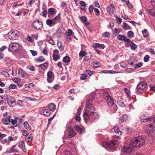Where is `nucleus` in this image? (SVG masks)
Here are the masks:
<instances>
[{
	"label": "nucleus",
	"instance_id": "4d7b16f0",
	"mask_svg": "<svg viewBox=\"0 0 155 155\" xmlns=\"http://www.w3.org/2000/svg\"><path fill=\"white\" fill-rule=\"evenodd\" d=\"M94 12L96 14V15L97 16H99L100 14V12L99 10L97 8H94Z\"/></svg>",
	"mask_w": 155,
	"mask_h": 155
},
{
	"label": "nucleus",
	"instance_id": "49530a36",
	"mask_svg": "<svg viewBox=\"0 0 155 155\" xmlns=\"http://www.w3.org/2000/svg\"><path fill=\"white\" fill-rule=\"evenodd\" d=\"M110 34L107 32H106L102 34V36L104 38H107L110 36Z\"/></svg>",
	"mask_w": 155,
	"mask_h": 155
},
{
	"label": "nucleus",
	"instance_id": "680f3d73",
	"mask_svg": "<svg viewBox=\"0 0 155 155\" xmlns=\"http://www.w3.org/2000/svg\"><path fill=\"white\" fill-rule=\"evenodd\" d=\"M21 79L20 78H15L14 79L13 81L15 83H17L20 81Z\"/></svg>",
	"mask_w": 155,
	"mask_h": 155
},
{
	"label": "nucleus",
	"instance_id": "338daca9",
	"mask_svg": "<svg viewBox=\"0 0 155 155\" xmlns=\"http://www.w3.org/2000/svg\"><path fill=\"white\" fill-rule=\"evenodd\" d=\"M85 55V52L84 51H81L79 53L80 56L83 57Z\"/></svg>",
	"mask_w": 155,
	"mask_h": 155
},
{
	"label": "nucleus",
	"instance_id": "2eb2a0df",
	"mask_svg": "<svg viewBox=\"0 0 155 155\" xmlns=\"http://www.w3.org/2000/svg\"><path fill=\"white\" fill-rule=\"evenodd\" d=\"M46 23L48 25L51 27L55 25L56 22L53 19H48L46 21Z\"/></svg>",
	"mask_w": 155,
	"mask_h": 155
},
{
	"label": "nucleus",
	"instance_id": "dca6fc26",
	"mask_svg": "<svg viewBox=\"0 0 155 155\" xmlns=\"http://www.w3.org/2000/svg\"><path fill=\"white\" fill-rule=\"evenodd\" d=\"M68 129L69 136L72 137L76 135L75 132H74L73 128L71 127H68Z\"/></svg>",
	"mask_w": 155,
	"mask_h": 155
},
{
	"label": "nucleus",
	"instance_id": "7ed1b4c3",
	"mask_svg": "<svg viewBox=\"0 0 155 155\" xmlns=\"http://www.w3.org/2000/svg\"><path fill=\"white\" fill-rule=\"evenodd\" d=\"M95 108L94 105L91 104L87 103L86 102V107L84 110V112L83 114L84 118L85 117H87L88 115H89L91 113L94 112L95 111Z\"/></svg>",
	"mask_w": 155,
	"mask_h": 155
},
{
	"label": "nucleus",
	"instance_id": "4c0bfd02",
	"mask_svg": "<svg viewBox=\"0 0 155 155\" xmlns=\"http://www.w3.org/2000/svg\"><path fill=\"white\" fill-rule=\"evenodd\" d=\"M134 33L132 31H129L128 32L127 35L129 38H132L134 37Z\"/></svg>",
	"mask_w": 155,
	"mask_h": 155
},
{
	"label": "nucleus",
	"instance_id": "13d9d810",
	"mask_svg": "<svg viewBox=\"0 0 155 155\" xmlns=\"http://www.w3.org/2000/svg\"><path fill=\"white\" fill-rule=\"evenodd\" d=\"M91 56L92 55H90V56H85L84 58V61H87L91 58Z\"/></svg>",
	"mask_w": 155,
	"mask_h": 155
},
{
	"label": "nucleus",
	"instance_id": "5fc2aeb1",
	"mask_svg": "<svg viewBox=\"0 0 155 155\" xmlns=\"http://www.w3.org/2000/svg\"><path fill=\"white\" fill-rule=\"evenodd\" d=\"M150 58V57L148 55H146L144 58L143 60L145 62H147Z\"/></svg>",
	"mask_w": 155,
	"mask_h": 155
},
{
	"label": "nucleus",
	"instance_id": "a878e982",
	"mask_svg": "<svg viewBox=\"0 0 155 155\" xmlns=\"http://www.w3.org/2000/svg\"><path fill=\"white\" fill-rule=\"evenodd\" d=\"M17 120L16 119H13L10 118V124L11 123L15 127H16L17 126Z\"/></svg>",
	"mask_w": 155,
	"mask_h": 155
},
{
	"label": "nucleus",
	"instance_id": "393cba45",
	"mask_svg": "<svg viewBox=\"0 0 155 155\" xmlns=\"http://www.w3.org/2000/svg\"><path fill=\"white\" fill-rule=\"evenodd\" d=\"M128 118V116L127 114H124L119 119V120L121 122L126 121Z\"/></svg>",
	"mask_w": 155,
	"mask_h": 155
},
{
	"label": "nucleus",
	"instance_id": "774afa93",
	"mask_svg": "<svg viewBox=\"0 0 155 155\" xmlns=\"http://www.w3.org/2000/svg\"><path fill=\"white\" fill-rule=\"evenodd\" d=\"M7 48V47L5 46H3L2 47L0 48V51L2 52L4 50L6 49Z\"/></svg>",
	"mask_w": 155,
	"mask_h": 155
},
{
	"label": "nucleus",
	"instance_id": "c756f323",
	"mask_svg": "<svg viewBox=\"0 0 155 155\" xmlns=\"http://www.w3.org/2000/svg\"><path fill=\"white\" fill-rule=\"evenodd\" d=\"M121 29L120 28H115L114 29L113 34L117 35L121 32Z\"/></svg>",
	"mask_w": 155,
	"mask_h": 155
},
{
	"label": "nucleus",
	"instance_id": "79ce46f5",
	"mask_svg": "<svg viewBox=\"0 0 155 155\" xmlns=\"http://www.w3.org/2000/svg\"><path fill=\"white\" fill-rule=\"evenodd\" d=\"M17 86L14 84H12L10 85L8 87V89L10 90L11 89H14L17 87Z\"/></svg>",
	"mask_w": 155,
	"mask_h": 155
},
{
	"label": "nucleus",
	"instance_id": "603ef678",
	"mask_svg": "<svg viewBox=\"0 0 155 155\" xmlns=\"http://www.w3.org/2000/svg\"><path fill=\"white\" fill-rule=\"evenodd\" d=\"M30 51L31 52L32 56H35L37 55L38 54L37 52L36 51L32 50H31Z\"/></svg>",
	"mask_w": 155,
	"mask_h": 155
},
{
	"label": "nucleus",
	"instance_id": "ddd939ff",
	"mask_svg": "<svg viewBox=\"0 0 155 155\" xmlns=\"http://www.w3.org/2000/svg\"><path fill=\"white\" fill-rule=\"evenodd\" d=\"M18 74L20 77L22 78H26L28 77V74L22 69H20L18 70Z\"/></svg>",
	"mask_w": 155,
	"mask_h": 155
},
{
	"label": "nucleus",
	"instance_id": "e433bc0d",
	"mask_svg": "<svg viewBox=\"0 0 155 155\" xmlns=\"http://www.w3.org/2000/svg\"><path fill=\"white\" fill-rule=\"evenodd\" d=\"M57 45L60 50L62 51L64 49V48L62 46V43L61 42V41L58 42L57 43Z\"/></svg>",
	"mask_w": 155,
	"mask_h": 155
},
{
	"label": "nucleus",
	"instance_id": "58836bf2",
	"mask_svg": "<svg viewBox=\"0 0 155 155\" xmlns=\"http://www.w3.org/2000/svg\"><path fill=\"white\" fill-rule=\"evenodd\" d=\"M143 64L141 62H140L137 64H134V68L135 69L141 67L143 65Z\"/></svg>",
	"mask_w": 155,
	"mask_h": 155
},
{
	"label": "nucleus",
	"instance_id": "bb28decb",
	"mask_svg": "<svg viewBox=\"0 0 155 155\" xmlns=\"http://www.w3.org/2000/svg\"><path fill=\"white\" fill-rule=\"evenodd\" d=\"M93 66L94 68L99 67L101 66V63L98 61H96L93 62Z\"/></svg>",
	"mask_w": 155,
	"mask_h": 155
},
{
	"label": "nucleus",
	"instance_id": "20e7f679",
	"mask_svg": "<svg viewBox=\"0 0 155 155\" xmlns=\"http://www.w3.org/2000/svg\"><path fill=\"white\" fill-rule=\"evenodd\" d=\"M99 116L97 113L94 111V112H92L88 115L87 118L85 117L84 118V120L86 123L88 121H90L91 122H93L96 119H98L99 118Z\"/></svg>",
	"mask_w": 155,
	"mask_h": 155
},
{
	"label": "nucleus",
	"instance_id": "09e8293b",
	"mask_svg": "<svg viewBox=\"0 0 155 155\" xmlns=\"http://www.w3.org/2000/svg\"><path fill=\"white\" fill-rule=\"evenodd\" d=\"M72 31L71 29H68L66 31V34L67 36H70L72 35Z\"/></svg>",
	"mask_w": 155,
	"mask_h": 155
},
{
	"label": "nucleus",
	"instance_id": "4be33fe9",
	"mask_svg": "<svg viewBox=\"0 0 155 155\" xmlns=\"http://www.w3.org/2000/svg\"><path fill=\"white\" fill-rule=\"evenodd\" d=\"M79 4L80 5L81 9L83 10H86V9L85 8L86 7V3L84 1H81L80 2Z\"/></svg>",
	"mask_w": 155,
	"mask_h": 155
},
{
	"label": "nucleus",
	"instance_id": "864d4df0",
	"mask_svg": "<svg viewBox=\"0 0 155 155\" xmlns=\"http://www.w3.org/2000/svg\"><path fill=\"white\" fill-rule=\"evenodd\" d=\"M127 62L129 64L131 65H134V63L133 60H132L131 59L128 60L127 61Z\"/></svg>",
	"mask_w": 155,
	"mask_h": 155
},
{
	"label": "nucleus",
	"instance_id": "f704fd0d",
	"mask_svg": "<svg viewBox=\"0 0 155 155\" xmlns=\"http://www.w3.org/2000/svg\"><path fill=\"white\" fill-rule=\"evenodd\" d=\"M74 128L79 134H81V133L82 129L78 126L75 125L74 127Z\"/></svg>",
	"mask_w": 155,
	"mask_h": 155
},
{
	"label": "nucleus",
	"instance_id": "a211bd4d",
	"mask_svg": "<svg viewBox=\"0 0 155 155\" xmlns=\"http://www.w3.org/2000/svg\"><path fill=\"white\" fill-rule=\"evenodd\" d=\"M39 68L43 70H46L48 67V64L47 62H45L38 65Z\"/></svg>",
	"mask_w": 155,
	"mask_h": 155
},
{
	"label": "nucleus",
	"instance_id": "cd10ccee",
	"mask_svg": "<svg viewBox=\"0 0 155 155\" xmlns=\"http://www.w3.org/2000/svg\"><path fill=\"white\" fill-rule=\"evenodd\" d=\"M60 13H59L57 16L53 19L56 22V24L57 22H59L60 21Z\"/></svg>",
	"mask_w": 155,
	"mask_h": 155
},
{
	"label": "nucleus",
	"instance_id": "6e6d98bb",
	"mask_svg": "<svg viewBox=\"0 0 155 155\" xmlns=\"http://www.w3.org/2000/svg\"><path fill=\"white\" fill-rule=\"evenodd\" d=\"M81 20L82 21H83L84 23L86 22L87 20V18L85 16H82L81 17Z\"/></svg>",
	"mask_w": 155,
	"mask_h": 155
},
{
	"label": "nucleus",
	"instance_id": "37998d69",
	"mask_svg": "<svg viewBox=\"0 0 155 155\" xmlns=\"http://www.w3.org/2000/svg\"><path fill=\"white\" fill-rule=\"evenodd\" d=\"M33 139V137L31 136H28L26 137L25 138V140L27 142H30L32 141Z\"/></svg>",
	"mask_w": 155,
	"mask_h": 155
},
{
	"label": "nucleus",
	"instance_id": "f3484780",
	"mask_svg": "<svg viewBox=\"0 0 155 155\" xmlns=\"http://www.w3.org/2000/svg\"><path fill=\"white\" fill-rule=\"evenodd\" d=\"M114 132L118 135L116 136L118 138L119 137V136H120L122 134V132L119 130V127L117 126H115L114 128Z\"/></svg>",
	"mask_w": 155,
	"mask_h": 155
},
{
	"label": "nucleus",
	"instance_id": "e2e57ef3",
	"mask_svg": "<svg viewBox=\"0 0 155 155\" xmlns=\"http://www.w3.org/2000/svg\"><path fill=\"white\" fill-rule=\"evenodd\" d=\"M101 44L98 43H95L93 44V47L95 48H100Z\"/></svg>",
	"mask_w": 155,
	"mask_h": 155
},
{
	"label": "nucleus",
	"instance_id": "a18cd8bd",
	"mask_svg": "<svg viewBox=\"0 0 155 155\" xmlns=\"http://www.w3.org/2000/svg\"><path fill=\"white\" fill-rule=\"evenodd\" d=\"M53 59L55 61L60 58L58 54H53Z\"/></svg>",
	"mask_w": 155,
	"mask_h": 155
},
{
	"label": "nucleus",
	"instance_id": "7c9ffc66",
	"mask_svg": "<svg viewBox=\"0 0 155 155\" xmlns=\"http://www.w3.org/2000/svg\"><path fill=\"white\" fill-rule=\"evenodd\" d=\"M24 125L25 128L28 130L30 131L31 130V127L29 125L28 122H25L24 123Z\"/></svg>",
	"mask_w": 155,
	"mask_h": 155
},
{
	"label": "nucleus",
	"instance_id": "6ab92c4d",
	"mask_svg": "<svg viewBox=\"0 0 155 155\" xmlns=\"http://www.w3.org/2000/svg\"><path fill=\"white\" fill-rule=\"evenodd\" d=\"M107 10L109 13H113L115 10V8L114 7V5L111 4L110 6L109 7H107Z\"/></svg>",
	"mask_w": 155,
	"mask_h": 155
},
{
	"label": "nucleus",
	"instance_id": "a19ab883",
	"mask_svg": "<svg viewBox=\"0 0 155 155\" xmlns=\"http://www.w3.org/2000/svg\"><path fill=\"white\" fill-rule=\"evenodd\" d=\"M16 146L15 145H13L11 149H10L9 150L10 151L9 152L10 153H12V152H18L17 150L15 149V147Z\"/></svg>",
	"mask_w": 155,
	"mask_h": 155
},
{
	"label": "nucleus",
	"instance_id": "3c124183",
	"mask_svg": "<svg viewBox=\"0 0 155 155\" xmlns=\"http://www.w3.org/2000/svg\"><path fill=\"white\" fill-rule=\"evenodd\" d=\"M87 75L84 74H82L81 77L80 79L81 80H84L86 79L87 78Z\"/></svg>",
	"mask_w": 155,
	"mask_h": 155
},
{
	"label": "nucleus",
	"instance_id": "412c9836",
	"mask_svg": "<svg viewBox=\"0 0 155 155\" xmlns=\"http://www.w3.org/2000/svg\"><path fill=\"white\" fill-rule=\"evenodd\" d=\"M18 147L20 148L24 152H26L25 151V144L24 141H22L20 142L19 144L18 145Z\"/></svg>",
	"mask_w": 155,
	"mask_h": 155
},
{
	"label": "nucleus",
	"instance_id": "423d86ee",
	"mask_svg": "<svg viewBox=\"0 0 155 155\" xmlns=\"http://www.w3.org/2000/svg\"><path fill=\"white\" fill-rule=\"evenodd\" d=\"M4 100L10 107H13L12 104L15 103L14 98L8 94L4 95Z\"/></svg>",
	"mask_w": 155,
	"mask_h": 155
},
{
	"label": "nucleus",
	"instance_id": "1a4fd4ad",
	"mask_svg": "<svg viewBox=\"0 0 155 155\" xmlns=\"http://www.w3.org/2000/svg\"><path fill=\"white\" fill-rule=\"evenodd\" d=\"M33 26L34 28L38 30H40L43 27L42 22L38 19L36 20L33 22Z\"/></svg>",
	"mask_w": 155,
	"mask_h": 155
},
{
	"label": "nucleus",
	"instance_id": "473e14b6",
	"mask_svg": "<svg viewBox=\"0 0 155 155\" xmlns=\"http://www.w3.org/2000/svg\"><path fill=\"white\" fill-rule=\"evenodd\" d=\"M43 113L45 115L48 117L50 115L51 112L48 110L45 109L44 110Z\"/></svg>",
	"mask_w": 155,
	"mask_h": 155
},
{
	"label": "nucleus",
	"instance_id": "aec40b11",
	"mask_svg": "<svg viewBox=\"0 0 155 155\" xmlns=\"http://www.w3.org/2000/svg\"><path fill=\"white\" fill-rule=\"evenodd\" d=\"M48 107L49 110L52 111H54L56 109L55 105L52 103L49 104L48 105Z\"/></svg>",
	"mask_w": 155,
	"mask_h": 155
},
{
	"label": "nucleus",
	"instance_id": "f03ea898",
	"mask_svg": "<svg viewBox=\"0 0 155 155\" xmlns=\"http://www.w3.org/2000/svg\"><path fill=\"white\" fill-rule=\"evenodd\" d=\"M103 146L108 150H115L118 146V142L115 140H112L109 142H104L102 143Z\"/></svg>",
	"mask_w": 155,
	"mask_h": 155
},
{
	"label": "nucleus",
	"instance_id": "9d476101",
	"mask_svg": "<svg viewBox=\"0 0 155 155\" xmlns=\"http://www.w3.org/2000/svg\"><path fill=\"white\" fill-rule=\"evenodd\" d=\"M105 96L108 105L110 106H112L114 104L113 98L107 93L105 94Z\"/></svg>",
	"mask_w": 155,
	"mask_h": 155
},
{
	"label": "nucleus",
	"instance_id": "0e129e2a",
	"mask_svg": "<svg viewBox=\"0 0 155 155\" xmlns=\"http://www.w3.org/2000/svg\"><path fill=\"white\" fill-rule=\"evenodd\" d=\"M41 13L42 14V15L44 17H46L47 16L48 14L47 12L46 11V10H43V12H42Z\"/></svg>",
	"mask_w": 155,
	"mask_h": 155
},
{
	"label": "nucleus",
	"instance_id": "9b49d317",
	"mask_svg": "<svg viewBox=\"0 0 155 155\" xmlns=\"http://www.w3.org/2000/svg\"><path fill=\"white\" fill-rule=\"evenodd\" d=\"M150 3L152 6L155 9H148V12L150 15L153 16L155 19V1L154 0H151Z\"/></svg>",
	"mask_w": 155,
	"mask_h": 155
},
{
	"label": "nucleus",
	"instance_id": "2f4dec72",
	"mask_svg": "<svg viewBox=\"0 0 155 155\" xmlns=\"http://www.w3.org/2000/svg\"><path fill=\"white\" fill-rule=\"evenodd\" d=\"M63 61L64 63H69L70 61V58L68 56H65L63 58Z\"/></svg>",
	"mask_w": 155,
	"mask_h": 155
},
{
	"label": "nucleus",
	"instance_id": "4468645a",
	"mask_svg": "<svg viewBox=\"0 0 155 155\" xmlns=\"http://www.w3.org/2000/svg\"><path fill=\"white\" fill-rule=\"evenodd\" d=\"M11 117L10 116H9L7 117L3 118L2 121L3 124L6 125H9Z\"/></svg>",
	"mask_w": 155,
	"mask_h": 155
},
{
	"label": "nucleus",
	"instance_id": "f8f14e48",
	"mask_svg": "<svg viewBox=\"0 0 155 155\" xmlns=\"http://www.w3.org/2000/svg\"><path fill=\"white\" fill-rule=\"evenodd\" d=\"M117 38L120 41H123L126 44H128L130 42L129 39H127L126 37L122 35H119L117 37Z\"/></svg>",
	"mask_w": 155,
	"mask_h": 155
},
{
	"label": "nucleus",
	"instance_id": "8fccbe9b",
	"mask_svg": "<svg viewBox=\"0 0 155 155\" xmlns=\"http://www.w3.org/2000/svg\"><path fill=\"white\" fill-rule=\"evenodd\" d=\"M94 8L92 5H90L89 7V12L91 14L93 12V9H94Z\"/></svg>",
	"mask_w": 155,
	"mask_h": 155
},
{
	"label": "nucleus",
	"instance_id": "5701e85b",
	"mask_svg": "<svg viewBox=\"0 0 155 155\" xmlns=\"http://www.w3.org/2000/svg\"><path fill=\"white\" fill-rule=\"evenodd\" d=\"M153 120V121L154 124H155V117H148L147 118H146L145 119H143V122H147L148 121H152V120Z\"/></svg>",
	"mask_w": 155,
	"mask_h": 155
},
{
	"label": "nucleus",
	"instance_id": "c85d7f7f",
	"mask_svg": "<svg viewBox=\"0 0 155 155\" xmlns=\"http://www.w3.org/2000/svg\"><path fill=\"white\" fill-rule=\"evenodd\" d=\"M129 45L130 46L131 49L132 50H135L137 48V45L134 43L133 41H131V42Z\"/></svg>",
	"mask_w": 155,
	"mask_h": 155
},
{
	"label": "nucleus",
	"instance_id": "ea45409f",
	"mask_svg": "<svg viewBox=\"0 0 155 155\" xmlns=\"http://www.w3.org/2000/svg\"><path fill=\"white\" fill-rule=\"evenodd\" d=\"M48 13L51 15H53L54 13V9L53 8H50L48 9Z\"/></svg>",
	"mask_w": 155,
	"mask_h": 155
},
{
	"label": "nucleus",
	"instance_id": "de8ad7c7",
	"mask_svg": "<svg viewBox=\"0 0 155 155\" xmlns=\"http://www.w3.org/2000/svg\"><path fill=\"white\" fill-rule=\"evenodd\" d=\"M53 74V73L51 71L48 72L47 74V76L48 78L49 79H50L52 77Z\"/></svg>",
	"mask_w": 155,
	"mask_h": 155
},
{
	"label": "nucleus",
	"instance_id": "c03bdc74",
	"mask_svg": "<svg viewBox=\"0 0 155 155\" xmlns=\"http://www.w3.org/2000/svg\"><path fill=\"white\" fill-rule=\"evenodd\" d=\"M45 60V59L42 56H41L39 57L37 60L38 62H42Z\"/></svg>",
	"mask_w": 155,
	"mask_h": 155
},
{
	"label": "nucleus",
	"instance_id": "69168bd1",
	"mask_svg": "<svg viewBox=\"0 0 155 155\" xmlns=\"http://www.w3.org/2000/svg\"><path fill=\"white\" fill-rule=\"evenodd\" d=\"M26 86L29 88H31L33 87L34 86V84L32 83H30L28 84H26Z\"/></svg>",
	"mask_w": 155,
	"mask_h": 155
},
{
	"label": "nucleus",
	"instance_id": "b1692460",
	"mask_svg": "<svg viewBox=\"0 0 155 155\" xmlns=\"http://www.w3.org/2000/svg\"><path fill=\"white\" fill-rule=\"evenodd\" d=\"M102 72L107 74V73H109V74H116V73H118V72L114 71L113 70H104L102 71Z\"/></svg>",
	"mask_w": 155,
	"mask_h": 155
},
{
	"label": "nucleus",
	"instance_id": "0eeeda50",
	"mask_svg": "<svg viewBox=\"0 0 155 155\" xmlns=\"http://www.w3.org/2000/svg\"><path fill=\"white\" fill-rule=\"evenodd\" d=\"M19 48V44L13 43L9 45V48L8 50L10 52H18Z\"/></svg>",
	"mask_w": 155,
	"mask_h": 155
},
{
	"label": "nucleus",
	"instance_id": "bf43d9fd",
	"mask_svg": "<svg viewBox=\"0 0 155 155\" xmlns=\"http://www.w3.org/2000/svg\"><path fill=\"white\" fill-rule=\"evenodd\" d=\"M117 22L118 24H120L122 22V19L120 18L116 17Z\"/></svg>",
	"mask_w": 155,
	"mask_h": 155
},
{
	"label": "nucleus",
	"instance_id": "f257e3e1",
	"mask_svg": "<svg viewBox=\"0 0 155 155\" xmlns=\"http://www.w3.org/2000/svg\"><path fill=\"white\" fill-rule=\"evenodd\" d=\"M144 143V139L141 137L134 138L131 140L130 145L124 147L122 151L124 154H130L133 150L134 147H140Z\"/></svg>",
	"mask_w": 155,
	"mask_h": 155
},
{
	"label": "nucleus",
	"instance_id": "c9c22d12",
	"mask_svg": "<svg viewBox=\"0 0 155 155\" xmlns=\"http://www.w3.org/2000/svg\"><path fill=\"white\" fill-rule=\"evenodd\" d=\"M142 33L143 37H146L149 35L148 32L146 29H144L142 31Z\"/></svg>",
	"mask_w": 155,
	"mask_h": 155
},
{
	"label": "nucleus",
	"instance_id": "052dcab7",
	"mask_svg": "<svg viewBox=\"0 0 155 155\" xmlns=\"http://www.w3.org/2000/svg\"><path fill=\"white\" fill-rule=\"evenodd\" d=\"M120 66L123 68H126L127 67V64L124 61L120 63Z\"/></svg>",
	"mask_w": 155,
	"mask_h": 155
},
{
	"label": "nucleus",
	"instance_id": "39448f33",
	"mask_svg": "<svg viewBox=\"0 0 155 155\" xmlns=\"http://www.w3.org/2000/svg\"><path fill=\"white\" fill-rule=\"evenodd\" d=\"M18 33L16 30H11L8 33V37L9 39L12 40H16L18 37Z\"/></svg>",
	"mask_w": 155,
	"mask_h": 155
},
{
	"label": "nucleus",
	"instance_id": "72a5a7b5",
	"mask_svg": "<svg viewBox=\"0 0 155 155\" xmlns=\"http://www.w3.org/2000/svg\"><path fill=\"white\" fill-rule=\"evenodd\" d=\"M117 102L118 105L119 106L122 107H125V105L122 101L118 100H117Z\"/></svg>",
	"mask_w": 155,
	"mask_h": 155
},
{
	"label": "nucleus",
	"instance_id": "6e6552de",
	"mask_svg": "<svg viewBox=\"0 0 155 155\" xmlns=\"http://www.w3.org/2000/svg\"><path fill=\"white\" fill-rule=\"evenodd\" d=\"M147 85L146 82L144 81H141L137 85L136 88L137 91L140 94H142L143 90Z\"/></svg>",
	"mask_w": 155,
	"mask_h": 155
}]
</instances>
